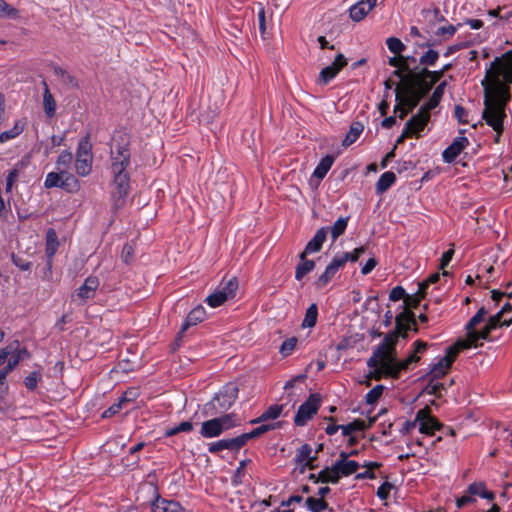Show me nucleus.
<instances>
[{
	"label": "nucleus",
	"mask_w": 512,
	"mask_h": 512,
	"mask_svg": "<svg viewBox=\"0 0 512 512\" xmlns=\"http://www.w3.org/2000/svg\"><path fill=\"white\" fill-rule=\"evenodd\" d=\"M363 130H364V125L361 122H359V121L353 122L350 125V129H349L345 139L343 140L342 145L344 147H348V146L352 145L362 134Z\"/></svg>",
	"instance_id": "obj_35"
},
{
	"label": "nucleus",
	"mask_w": 512,
	"mask_h": 512,
	"mask_svg": "<svg viewBox=\"0 0 512 512\" xmlns=\"http://www.w3.org/2000/svg\"><path fill=\"white\" fill-rule=\"evenodd\" d=\"M62 175H63V178H62L60 188L66 190L68 192L78 191V189L80 187L78 179L75 176H73L72 174H70L69 172H67L66 170L62 171Z\"/></svg>",
	"instance_id": "obj_38"
},
{
	"label": "nucleus",
	"mask_w": 512,
	"mask_h": 512,
	"mask_svg": "<svg viewBox=\"0 0 512 512\" xmlns=\"http://www.w3.org/2000/svg\"><path fill=\"white\" fill-rule=\"evenodd\" d=\"M135 246L133 242L124 244L121 251V259L122 261L129 265L134 262L135 259Z\"/></svg>",
	"instance_id": "obj_54"
},
{
	"label": "nucleus",
	"mask_w": 512,
	"mask_h": 512,
	"mask_svg": "<svg viewBox=\"0 0 512 512\" xmlns=\"http://www.w3.org/2000/svg\"><path fill=\"white\" fill-rule=\"evenodd\" d=\"M129 166L130 160H126L125 162H114L110 165L114 184L112 195L116 199V202L124 200L129 193L130 174L127 170Z\"/></svg>",
	"instance_id": "obj_3"
},
{
	"label": "nucleus",
	"mask_w": 512,
	"mask_h": 512,
	"mask_svg": "<svg viewBox=\"0 0 512 512\" xmlns=\"http://www.w3.org/2000/svg\"><path fill=\"white\" fill-rule=\"evenodd\" d=\"M396 181L395 173L387 171L383 173L376 183V193L383 194L386 192Z\"/></svg>",
	"instance_id": "obj_33"
},
{
	"label": "nucleus",
	"mask_w": 512,
	"mask_h": 512,
	"mask_svg": "<svg viewBox=\"0 0 512 512\" xmlns=\"http://www.w3.org/2000/svg\"><path fill=\"white\" fill-rule=\"evenodd\" d=\"M42 380V374L40 371H33L24 379V385L25 387L30 390L34 391L37 388L38 383Z\"/></svg>",
	"instance_id": "obj_55"
},
{
	"label": "nucleus",
	"mask_w": 512,
	"mask_h": 512,
	"mask_svg": "<svg viewBox=\"0 0 512 512\" xmlns=\"http://www.w3.org/2000/svg\"><path fill=\"white\" fill-rule=\"evenodd\" d=\"M454 244H451V248L443 253L440 261V269L443 270V276H448L449 272L445 270V268L449 265L450 261L454 256Z\"/></svg>",
	"instance_id": "obj_61"
},
{
	"label": "nucleus",
	"mask_w": 512,
	"mask_h": 512,
	"mask_svg": "<svg viewBox=\"0 0 512 512\" xmlns=\"http://www.w3.org/2000/svg\"><path fill=\"white\" fill-rule=\"evenodd\" d=\"M471 347H478V344L471 337V332H467V338L465 340H459L454 345L449 346L447 349H456L454 350L456 359L461 350L469 349Z\"/></svg>",
	"instance_id": "obj_40"
},
{
	"label": "nucleus",
	"mask_w": 512,
	"mask_h": 512,
	"mask_svg": "<svg viewBox=\"0 0 512 512\" xmlns=\"http://www.w3.org/2000/svg\"><path fill=\"white\" fill-rule=\"evenodd\" d=\"M469 145V140L465 136L456 137L452 143L443 151L442 157L445 163H452L460 153Z\"/></svg>",
	"instance_id": "obj_18"
},
{
	"label": "nucleus",
	"mask_w": 512,
	"mask_h": 512,
	"mask_svg": "<svg viewBox=\"0 0 512 512\" xmlns=\"http://www.w3.org/2000/svg\"><path fill=\"white\" fill-rule=\"evenodd\" d=\"M44 87L43 91V109L48 118H52L56 112V101L51 94L46 81L42 82Z\"/></svg>",
	"instance_id": "obj_29"
},
{
	"label": "nucleus",
	"mask_w": 512,
	"mask_h": 512,
	"mask_svg": "<svg viewBox=\"0 0 512 512\" xmlns=\"http://www.w3.org/2000/svg\"><path fill=\"white\" fill-rule=\"evenodd\" d=\"M297 342L298 340L296 337L286 339L280 346L279 352L281 355L284 357L289 356L295 349Z\"/></svg>",
	"instance_id": "obj_62"
},
{
	"label": "nucleus",
	"mask_w": 512,
	"mask_h": 512,
	"mask_svg": "<svg viewBox=\"0 0 512 512\" xmlns=\"http://www.w3.org/2000/svg\"><path fill=\"white\" fill-rule=\"evenodd\" d=\"M0 18L16 20L20 18V12L5 0H0Z\"/></svg>",
	"instance_id": "obj_42"
},
{
	"label": "nucleus",
	"mask_w": 512,
	"mask_h": 512,
	"mask_svg": "<svg viewBox=\"0 0 512 512\" xmlns=\"http://www.w3.org/2000/svg\"><path fill=\"white\" fill-rule=\"evenodd\" d=\"M62 171L63 170H59V173H57V172L48 173L46 176L45 182H44V187L47 189H50L53 187H60L62 178H63Z\"/></svg>",
	"instance_id": "obj_52"
},
{
	"label": "nucleus",
	"mask_w": 512,
	"mask_h": 512,
	"mask_svg": "<svg viewBox=\"0 0 512 512\" xmlns=\"http://www.w3.org/2000/svg\"><path fill=\"white\" fill-rule=\"evenodd\" d=\"M411 84L416 88V92L420 97L426 96L432 87L433 84H430L429 79L426 76H422V73L413 74Z\"/></svg>",
	"instance_id": "obj_28"
},
{
	"label": "nucleus",
	"mask_w": 512,
	"mask_h": 512,
	"mask_svg": "<svg viewBox=\"0 0 512 512\" xmlns=\"http://www.w3.org/2000/svg\"><path fill=\"white\" fill-rule=\"evenodd\" d=\"M223 433L218 417L204 421L201 425L200 434L204 438L218 437Z\"/></svg>",
	"instance_id": "obj_25"
},
{
	"label": "nucleus",
	"mask_w": 512,
	"mask_h": 512,
	"mask_svg": "<svg viewBox=\"0 0 512 512\" xmlns=\"http://www.w3.org/2000/svg\"><path fill=\"white\" fill-rule=\"evenodd\" d=\"M239 388L234 383H228L215 395L213 402L222 410H228L238 397Z\"/></svg>",
	"instance_id": "obj_11"
},
{
	"label": "nucleus",
	"mask_w": 512,
	"mask_h": 512,
	"mask_svg": "<svg viewBox=\"0 0 512 512\" xmlns=\"http://www.w3.org/2000/svg\"><path fill=\"white\" fill-rule=\"evenodd\" d=\"M315 268V262L313 260H301V262L296 266L295 270V278L297 280H301L305 275L310 273Z\"/></svg>",
	"instance_id": "obj_41"
},
{
	"label": "nucleus",
	"mask_w": 512,
	"mask_h": 512,
	"mask_svg": "<svg viewBox=\"0 0 512 512\" xmlns=\"http://www.w3.org/2000/svg\"><path fill=\"white\" fill-rule=\"evenodd\" d=\"M318 308L315 303L311 304L306 310L304 320L302 322L303 327L312 328L317 322Z\"/></svg>",
	"instance_id": "obj_43"
},
{
	"label": "nucleus",
	"mask_w": 512,
	"mask_h": 512,
	"mask_svg": "<svg viewBox=\"0 0 512 512\" xmlns=\"http://www.w3.org/2000/svg\"><path fill=\"white\" fill-rule=\"evenodd\" d=\"M509 312H512V306L510 304H506L496 315L489 318L486 323L488 328H492L494 330L497 327L502 326L501 319Z\"/></svg>",
	"instance_id": "obj_45"
},
{
	"label": "nucleus",
	"mask_w": 512,
	"mask_h": 512,
	"mask_svg": "<svg viewBox=\"0 0 512 512\" xmlns=\"http://www.w3.org/2000/svg\"><path fill=\"white\" fill-rule=\"evenodd\" d=\"M321 397L319 394H311L308 399L299 406L294 417L296 426H304L319 410Z\"/></svg>",
	"instance_id": "obj_8"
},
{
	"label": "nucleus",
	"mask_w": 512,
	"mask_h": 512,
	"mask_svg": "<svg viewBox=\"0 0 512 512\" xmlns=\"http://www.w3.org/2000/svg\"><path fill=\"white\" fill-rule=\"evenodd\" d=\"M73 159L72 153L69 151H63L57 158L56 166L58 170H66L69 167Z\"/></svg>",
	"instance_id": "obj_59"
},
{
	"label": "nucleus",
	"mask_w": 512,
	"mask_h": 512,
	"mask_svg": "<svg viewBox=\"0 0 512 512\" xmlns=\"http://www.w3.org/2000/svg\"><path fill=\"white\" fill-rule=\"evenodd\" d=\"M415 349L412 354H410L406 359L399 361L397 359V353L390 356L389 358V368H388V376L393 379H398L400 377L401 372L407 371L410 368V365L413 363H417L420 360V357L417 356V353H422L427 348V343L417 340L415 343Z\"/></svg>",
	"instance_id": "obj_5"
},
{
	"label": "nucleus",
	"mask_w": 512,
	"mask_h": 512,
	"mask_svg": "<svg viewBox=\"0 0 512 512\" xmlns=\"http://www.w3.org/2000/svg\"><path fill=\"white\" fill-rule=\"evenodd\" d=\"M348 220V217H340L331 227L330 231L333 241H335L338 237L344 234L348 225Z\"/></svg>",
	"instance_id": "obj_46"
},
{
	"label": "nucleus",
	"mask_w": 512,
	"mask_h": 512,
	"mask_svg": "<svg viewBox=\"0 0 512 512\" xmlns=\"http://www.w3.org/2000/svg\"><path fill=\"white\" fill-rule=\"evenodd\" d=\"M481 85L484 89V109L482 119L487 125L496 132L495 142H499L500 136L504 131V120L507 118L506 107L510 101L508 90L502 87L498 80H482Z\"/></svg>",
	"instance_id": "obj_1"
},
{
	"label": "nucleus",
	"mask_w": 512,
	"mask_h": 512,
	"mask_svg": "<svg viewBox=\"0 0 512 512\" xmlns=\"http://www.w3.org/2000/svg\"><path fill=\"white\" fill-rule=\"evenodd\" d=\"M306 507L311 512H322L328 507V503L322 498L308 497L306 499Z\"/></svg>",
	"instance_id": "obj_47"
},
{
	"label": "nucleus",
	"mask_w": 512,
	"mask_h": 512,
	"mask_svg": "<svg viewBox=\"0 0 512 512\" xmlns=\"http://www.w3.org/2000/svg\"><path fill=\"white\" fill-rule=\"evenodd\" d=\"M446 87V81L441 82L433 91L431 97L429 98L428 102L423 105L426 109L431 111L432 109L436 108L444 94V89Z\"/></svg>",
	"instance_id": "obj_37"
},
{
	"label": "nucleus",
	"mask_w": 512,
	"mask_h": 512,
	"mask_svg": "<svg viewBox=\"0 0 512 512\" xmlns=\"http://www.w3.org/2000/svg\"><path fill=\"white\" fill-rule=\"evenodd\" d=\"M206 312L203 306H197L194 309H192L189 314L187 315L186 319L184 320L181 329L178 333V337H182V335L191 327L194 325H197L198 323L202 322L205 319Z\"/></svg>",
	"instance_id": "obj_22"
},
{
	"label": "nucleus",
	"mask_w": 512,
	"mask_h": 512,
	"mask_svg": "<svg viewBox=\"0 0 512 512\" xmlns=\"http://www.w3.org/2000/svg\"><path fill=\"white\" fill-rule=\"evenodd\" d=\"M416 421H419V430L423 434L433 435L436 430L442 428V424L430 413V409L425 407L416 414Z\"/></svg>",
	"instance_id": "obj_12"
},
{
	"label": "nucleus",
	"mask_w": 512,
	"mask_h": 512,
	"mask_svg": "<svg viewBox=\"0 0 512 512\" xmlns=\"http://www.w3.org/2000/svg\"><path fill=\"white\" fill-rule=\"evenodd\" d=\"M328 230V227H322L316 231L313 238L307 243L304 251L300 254V260H304L308 254L321 250L322 245L326 240Z\"/></svg>",
	"instance_id": "obj_19"
},
{
	"label": "nucleus",
	"mask_w": 512,
	"mask_h": 512,
	"mask_svg": "<svg viewBox=\"0 0 512 512\" xmlns=\"http://www.w3.org/2000/svg\"><path fill=\"white\" fill-rule=\"evenodd\" d=\"M23 129V125H21L20 122L17 121L12 129L0 133V143H4L6 141L14 139L15 137L22 133Z\"/></svg>",
	"instance_id": "obj_49"
},
{
	"label": "nucleus",
	"mask_w": 512,
	"mask_h": 512,
	"mask_svg": "<svg viewBox=\"0 0 512 512\" xmlns=\"http://www.w3.org/2000/svg\"><path fill=\"white\" fill-rule=\"evenodd\" d=\"M334 161L335 157L333 155H326L323 157L315 168L313 176L322 180L331 169Z\"/></svg>",
	"instance_id": "obj_32"
},
{
	"label": "nucleus",
	"mask_w": 512,
	"mask_h": 512,
	"mask_svg": "<svg viewBox=\"0 0 512 512\" xmlns=\"http://www.w3.org/2000/svg\"><path fill=\"white\" fill-rule=\"evenodd\" d=\"M396 100H399L413 111L419 104L422 97L417 94L416 88L411 83L396 84Z\"/></svg>",
	"instance_id": "obj_9"
},
{
	"label": "nucleus",
	"mask_w": 512,
	"mask_h": 512,
	"mask_svg": "<svg viewBox=\"0 0 512 512\" xmlns=\"http://www.w3.org/2000/svg\"><path fill=\"white\" fill-rule=\"evenodd\" d=\"M347 65V60L343 54H338L334 62L323 68L319 74V82L323 85L328 84L335 76Z\"/></svg>",
	"instance_id": "obj_14"
},
{
	"label": "nucleus",
	"mask_w": 512,
	"mask_h": 512,
	"mask_svg": "<svg viewBox=\"0 0 512 512\" xmlns=\"http://www.w3.org/2000/svg\"><path fill=\"white\" fill-rule=\"evenodd\" d=\"M12 262L15 266H17L22 271H28L30 270L32 263L30 261H27L23 257L16 255L12 253L11 255Z\"/></svg>",
	"instance_id": "obj_64"
},
{
	"label": "nucleus",
	"mask_w": 512,
	"mask_h": 512,
	"mask_svg": "<svg viewBox=\"0 0 512 512\" xmlns=\"http://www.w3.org/2000/svg\"><path fill=\"white\" fill-rule=\"evenodd\" d=\"M317 480H321L322 483H332L336 484L340 480V476L335 466L326 467L322 471L319 472L317 476Z\"/></svg>",
	"instance_id": "obj_36"
},
{
	"label": "nucleus",
	"mask_w": 512,
	"mask_h": 512,
	"mask_svg": "<svg viewBox=\"0 0 512 512\" xmlns=\"http://www.w3.org/2000/svg\"><path fill=\"white\" fill-rule=\"evenodd\" d=\"M127 400H129L128 393H124L117 403H114L103 412L102 417L109 418L117 414L123 408L124 404H126Z\"/></svg>",
	"instance_id": "obj_48"
},
{
	"label": "nucleus",
	"mask_w": 512,
	"mask_h": 512,
	"mask_svg": "<svg viewBox=\"0 0 512 512\" xmlns=\"http://www.w3.org/2000/svg\"><path fill=\"white\" fill-rule=\"evenodd\" d=\"M377 0H360L349 9L350 18L359 22L375 7Z\"/></svg>",
	"instance_id": "obj_21"
},
{
	"label": "nucleus",
	"mask_w": 512,
	"mask_h": 512,
	"mask_svg": "<svg viewBox=\"0 0 512 512\" xmlns=\"http://www.w3.org/2000/svg\"><path fill=\"white\" fill-rule=\"evenodd\" d=\"M411 326L414 327L413 330L415 332L418 331L414 313L406 310L399 313L395 318V330L386 334L383 342L377 348H383L385 355L390 358V356L397 353L395 345L398 341V337H406Z\"/></svg>",
	"instance_id": "obj_2"
},
{
	"label": "nucleus",
	"mask_w": 512,
	"mask_h": 512,
	"mask_svg": "<svg viewBox=\"0 0 512 512\" xmlns=\"http://www.w3.org/2000/svg\"><path fill=\"white\" fill-rule=\"evenodd\" d=\"M386 44L388 49L395 55H399L405 49V45L396 37H389L386 40Z\"/></svg>",
	"instance_id": "obj_60"
},
{
	"label": "nucleus",
	"mask_w": 512,
	"mask_h": 512,
	"mask_svg": "<svg viewBox=\"0 0 512 512\" xmlns=\"http://www.w3.org/2000/svg\"><path fill=\"white\" fill-rule=\"evenodd\" d=\"M366 251L365 246H360L358 248H355L352 252H343V256L346 260V262H357L359 257L364 254Z\"/></svg>",
	"instance_id": "obj_63"
},
{
	"label": "nucleus",
	"mask_w": 512,
	"mask_h": 512,
	"mask_svg": "<svg viewBox=\"0 0 512 512\" xmlns=\"http://www.w3.org/2000/svg\"><path fill=\"white\" fill-rule=\"evenodd\" d=\"M193 429V423L190 421L181 422L179 425L169 428L165 432V436L171 437L180 432H189Z\"/></svg>",
	"instance_id": "obj_57"
},
{
	"label": "nucleus",
	"mask_w": 512,
	"mask_h": 512,
	"mask_svg": "<svg viewBox=\"0 0 512 512\" xmlns=\"http://www.w3.org/2000/svg\"><path fill=\"white\" fill-rule=\"evenodd\" d=\"M130 158L129 140L126 135H123L119 140H116L114 146L111 147L110 160L111 163L125 162L126 160H130Z\"/></svg>",
	"instance_id": "obj_16"
},
{
	"label": "nucleus",
	"mask_w": 512,
	"mask_h": 512,
	"mask_svg": "<svg viewBox=\"0 0 512 512\" xmlns=\"http://www.w3.org/2000/svg\"><path fill=\"white\" fill-rule=\"evenodd\" d=\"M283 411V405L274 404L269 406L259 417L250 421V424L264 423L268 420L277 419Z\"/></svg>",
	"instance_id": "obj_30"
},
{
	"label": "nucleus",
	"mask_w": 512,
	"mask_h": 512,
	"mask_svg": "<svg viewBox=\"0 0 512 512\" xmlns=\"http://www.w3.org/2000/svg\"><path fill=\"white\" fill-rule=\"evenodd\" d=\"M155 499L152 502V512H185L182 505L175 500L161 498L156 486L153 487Z\"/></svg>",
	"instance_id": "obj_15"
},
{
	"label": "nucleus",
	"mask_w": 512,
	"mask_h": 512,
	"mask_svg": "<svg viewBox=\"0 0 512 512\" xmlns=\"http://www.w3.org/2000/svg\"><path fill=\"white\" fill-rule=\"evenodd\" d=\"M367 429L365 421L362 419H356L347 425H341V430L344 436H350L355 431H364Z\"/></svg>",
	"instance_id": "obj_44"
},
{
	"label": "nucleus",
	"mask_w": 512,
	"mask_h": 512,
	"mask_svg": "<svg viewBox=\"0 0 512 512\" xmlns=\"http://www.w3.org/2000/svg\"><path fill=\"white\" fill-rule=\"evenodd\" d=\"M487 79H489V83L491 84L493 80H498L499 84L510 93L509 85L512 84V59L499 60V58H496L491 63V67L487 70L483 80Z\"/></svg>",
	"instance_id": "obj_4"
},
{
	"label": "nucleus",
	"mask_w": 512,
	"mask_h": 512,
	"mask_svg": "<svg viewBox=\"0 0 512 512\" xmlns=\"http://www.w3.org/2000/svg\"><path fill=\"white\" fill-rule=\"evenodd\" d=\"M487 314V311L484 307H481L476 314L469 320V322L466 324V331L472 332L476 330V326L480 324L483 320L485 315Z\"/></svg>",
	"instance_id": "obj_51"
},
{
	"label": "nucleus",
	"mask_w": 512,
	"mask_h": 512,
	"mask_svg": "<svg viewBox=\"0 0 512 512\" xmlns=\"http://www.w3.org/2000/svg\"><path fill=\"white\" fill-rule=\"evenodd\" d=\"M11 344H14V352L12 353L13 356L8 360L6 370L13 371L18 366L21 360L29 359L31 357V354L26 347L19 348L18 341H14Z\"/></svg>",
	"instance_id": "obj_26"
},
{
	"label": "nucleus",
	"mask_w": 512,
	"mask_h": 512,
	"mask_svg": "<svg viewBox=\"0 0 512 512\" xmlns=\"http://www.w3.org/2000/svg\"><path fill=\"white\" fill-rule=\"evenodd\" d=\"M428 384L424 388V393L429 395H434L438 398H440L441 391L445 389V386L443 383L435 382L436 379H427Z\"/></svg>",
	"instance_id": "obj_50"
},
{
	"label": "nucleus",
	"mask_w": 512,
	"mask_h": 512,
	"mask_svg": "<svg viewBox=\"0 0 512 512\" xmlns=\"http://www.w3.org/2000/svg\"><path fill=\"white\" fill-rule=\"evenodd\" d=\"M430 120V111L425 107H421L417 114L413 115L405 124V127L414 136L421 132Z\"/></svg>",
	"instance_id": "obj_17"
},
{
	"label": "nucleus",
	"mask_w": 512,
	"mask_h": 512,
	"mask_svg": "<svg viewBox=\"0 0 512 512\" xmlns=\"http://www.w3.org/2000/svg\"><path fill=\"white\" fill-rule=\"evenodd\" d=\"M53 71H54V74L60 78L62 84L67 89H78L79 88L78 80L72 74H70L67 70L63 69L60 66H55L53 68Z\"/></svg>",
	"instance_id": "obj_31"
},
{
	"label": "nucleus",
	"mask_w": 512,
	"mask_h": 512,
	"mask_svg": "<svg viewBox=\"0 0 512 512\" xmlns=\"http://www.w3.org/2000/svg\"><path fill=\"white\" fill-rule=\"evenodd\" d=\"M455 349H446V354L433 364L429 372L424 376L425 379H440L450 370L455 361Z\"/></svg>",
	"instance_id": "obj_10"
},
{
	"label": "nucleus",
	"mask_w": 512,
	"mask_h": 512,
	"mask_svg": "<svg viewBox=\"0 0 512 512\" xmlns=\"http://www.w3.org/2000/svg\"><path fill=\"white\" fill-rule=\"evenodd\" d=\"M92 144L90 142V135L87 134L83 137L79 143L77 148L75 169L78 175L87 176L92 169V154H91Z\"/></svg>",
	"instance_id": "obj_6"
},
{
	"label": "nucleus",
	"mask_w": 512,
	"mask_h": 512,
	"mask_svg": "<svg viewBox=\"0 0 512 512\" xmlns=\"http://www.w3.org/2000/svg\"><path fill=\"white\" fill-rule=\"evenodd\" d=\"M367 365L370 368H381L388 376L389 357L385 355L383 348H376L373 355L368 359Z\"/></svg>",
	"instance_id": "obj_23"
},
{
	"label": "nucleus",
	"mask_w": 512,
	"mask_h": 512,
	"mask_svg": "<svg viewBox=\"0 0 512 512\" xmlns=\"http://www.w3.org/2000/svg\"><path fill=\"white\" fill-rule=\"evenodd\" d=\"M260 424H261L260 426L256 427L252 431L240 435L242 443H243L244 446L246 445V443L249 440L254 439V438H258L261 435H263V434H265V433H267V432H269L271 430H274V429H277V428L281 427V423L280 422H276V423H265L264 422V423H260Z\"/></svg>",
	"instance_id": "obj_24"
},
{
	"label": "nucleus",
	"mask_w": 512,
	"mask_h": 512,
	"mask_svg": "<svg viewBox=\"0 0 512 512\" xmlns=\"http://www.w3.org/2000/svg\"><path fill=\"white\" fill-rule=\"evenodd\" d=\"M384 391L383 385H376L373 389H371L365 396L366 403L367 404H375L380 397L382 396V393Z\"/></svg>",
	"instance_id": "obj_58"
},
{
	"label": "nucleus",
	"mask_w": 512,
	"mask_h": 512,
	"mask_svg": "<svg viewBox=\"0 0 512 512\" xmlns=\"http://www.w3.org/2000/svg\"><path fill=\"white\" fill-rule=\"evenodd\" d=\"M439 59V53L436 50L429 49L419 59V63L425 66H433Z\"/></svg>",
	"instance_id": "obj_56"
},
{
	"label": "nucleus",
	"mask_w": 512,
	"mask_h": 512,
	"mask_svg": "<svg viewBox=\"0 0 512 512\" xmlns=\"http://www.w3.org/2000/svg\"><path fill=\"white\" fill-rule=\"evenodd\" d=\"M237 289L238 282L237 279L233 277L225 283L222 282L216 290L206 298V302L212 308L219 307L227 300L234 298Z\"/></svg>",
	"instance_id": "obj_7"
},
{
	"label": "nucleus",
	"mask_w": 512,
	"mask_h": 512,
	"mask_svg": "<svg viewBox=\"0 0 512 512\" xmlns=\"http://www.w3.org/2000/svg\"><path fill=\"white\" fill-rule=\"evenodd\" d=\"M100 285L96 276H89L84 283L75 291L72 297L80 300V304H84L87 300L94 298L96 291Z\"/></svg>",
	"instance_id": "obj_13"
},
{
	"label": "nucleus",
	"mask_w": 512,
	"mask_h": 512,
	"mask_svg": "<svg viewBox=\"0 0 512 512\" xmlns=\"http://www.w3.org/2000/svg\"><path fill=\"white\" fill-rule=\"evenodd\" d=\"M338 273L330 264L326 267L325 271L318 277L315 281V286L317 289H323L328 285V283L335 277Z\"/></svg>",
	"instance_id": "obj_39"
},
{
	"label": "nucleus",
	"mask_w": 512,
	"mask_h": 512,
	"mask_svg": "<svg viewBox=\"0 0 512 512\" xmlns=\"http://www.w3.org/2000/svg\"><path fill=\"white\" fill-rule=\"evenodd\" d=\"M312 448L309 444H303L299 449L296 451L295 455V463L298 465H302L306 460H308L311 457Z\"/></svg>",
	"instance_id": "obj_53"
},
{
	"label": "nucleus",
	"mask_w": 512,
	"mask_h": 512,
	"mask_svg": "<svg viewBox=\"0 0 512 512\" xmlns=\"http://www.w3.org/2000/svg\"><path fill=\"white\" fill-rule=\"evenodd\" d=\"M59 246L58 237L54 229L50 228L46 233V249L45 253L48 258V269H51L52 258Z\"/></svg>",
	"instance_id": "obj_27"
},
{
	"label": "nucleus",
	"mask_w": 512,
	"mask_h": 512,
	"mask_svg": "<svg viewBox=\"0 0 512 512\" xmlns=\"http://www.w3.org/2000/svg\"><path fill=\"white\" fill-rule=\"evenodd\" d=\"M334 466H335L336 470L338 471L340 478L342 476L347 477L349 475H352L360 467L359 463L354 460H349V461H345V462L336 461L334 463Z\"/></svg>",
	"instance_id": "obj_34"
},
{
	"label": "nucleus",
	"mask_w": 512,
	"mask_h": 512,
	"mask_svg": "<svg viewBox=\"0 0 512 512\" xmlns=\"http://www.w3.org/2000/svg\"><path fill=\"white\" fill-rule=\"evenodd\" d=\"M240 435L231 439H221L217 442L209 444L208 450L212 454H216L222 450L239 451L243 447Z\"/></svg>",
	"instance_id": "obj_20"
}]
</instances>
